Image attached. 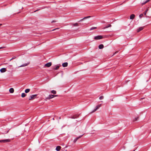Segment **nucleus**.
<instances>
[{
	"instance_id": "nucleus-17",
	"label": "nucleus",
	"mask_w": 151,
	"mask_h": 151,
	"mask_svg": "<svg viewBox=\"0 0 151 151\" xmlns=\"http://www.w3.org/2000/svg\"><path fill=\"white\" fill-rule=\"evenodd\" d=\"M104 47V45L103 44H101L99 46V49H101L103 48Z\"/></svg>"
},
{
	"instance_id": "nucleus-5",
	"label": "nucleus",
	"mask_w": 151,
	"mask_h": 151,
	"mask_svg": "<svg viewBox=\"0 0 151 151\" xmlns=\"http://www.w3.org/2000/svg\"><path fill=\"white\" fill-rule=\"evenodd\" d=\"M52 65V63L51 62H49L45 64L44 66L45 67H49L50 66Z\"/></svg>"
},
{
	"instance_id": "nucleus-39",
	"label": "nucleus",
	"mask_w": 151,
	"mask_h": 151,
	"mask_svg": "<svg viewBox=\"0 0 151 151\" xmlns=\"http://www.w3.org/2000/svg\"><path fill=\"white\" fill-rule=\"evenodd\" d=\"M135 150H134L133 151H134Z\"/></svg>"
},
{
	"instance_id": "nucleus-22",
	"label": "nucleus",
	"mask_w": 151,
	"mask_h": 151,
	"mask_svg": "<svg viewBox=\"0 0 151 151\" xmlns=\"http://www.w3.org/2000/svg\"><path fill=\"white\" fill-rule=\"evenodd\" d=\"M51 92L53 93V94H55L56 93V91L55 90H52L51 91Z\"/></svg>"
},
{
	"instance_id": "nucleus-35",
	"label": "nucleus",
	"mask_w": 151,
	"mask_h": 151,
	"mask_svg": "<svg viewBox=\"0 0 151 151\" xmlns=\"http://www.w3.org/2000/svg\"><path fill=\"white\" fill-rule=\"evenodd\" d=\"M40 10V9H37V10H35V11H34V12H37V11H38V10Z\"/></svg>"
},
{
	"instance_id": "nucleus-6",
	"label": "nucleus",
	"mask_w": 151,
	"mask_h": 151,
	"mask_svg": "<svg viewBox=\"0 0 151 151\" xmlns=\"http://www.w3.org/2000/svg\"><path fill=\"white\" fill-rule=\"evenodd\" d=\"M83 135V134L82 135H80V136H79L78 137H76V138L73 141V142L74 143H75L76 141H77Z\"/></svg>"
},
{
	"instance_id": "nucleus-28",
	"label": "nucleus",
	"mask_w": 151,
	"mask_h": 151,
	"mask_svg": "<svg viewBox=\"0 0 151 151\" xmlns=\"http://www.w3.org/2000/svg\"><path fill=\"white\" fill-rule=\"evenodd\" d=\"M148 10L147 9L144 12V14L145 15H146V13H147V11Z\"/></svg>"
},
{
	"instance_id": "nucleus-3",
	"label": "nucleus",
	"mask_w": 151,
	"mask_h": 151,
	"mask_svg": "<svg viewBox=\"0 0 151 151\" xmlns=\"http://www.w3.org/2000/svg\"><path fill=\"white\" fill-rule=\"evenodd\" d=\"M37 95H32L31 96H30L29 98V100H30L32 99H33L36 97Z\"/></svg>"
},
{
	"instance_id": "nucleus-8",
	"label": "nucleus",
	"mask_w": 151,
	"mask_h": 151,
	"mask_svg": "<svg viewBox=\"0 0 151 151\" xmlns=\"http://www.w3.org/2000/svg\"><path fill=\"white\" fill-rule=\"evenodd\" d=\"M0 71L1 73H4L6 71V69L5 68H3L0 69Z\"/></svg>"
},
{
	"instance_id": "nucleus-32",
	"label": "nucleus",
	"mask_w": 151,
	"mask_h": 151,
	"mask_svg": "<svg viewBox=\"0 0 151 151\" xmlns=\"http://www.w3.org/2000/svg\"><path fill=\"white\" fill-rule=\"evenodd\" d=\"M5 47H0V49L4 48H5Z\"/></svg>"
},
{
	"instance_id": "nucleus-38",
	"label": "nucleus",
	"mask_w": 151,
	"mask_h": 151,
	"mask_svg": "<svg viewBox=\"0 0 151 151\" xmlns=\"http://www.w3.org/2000/svg\"><path fill=\"white\" fill-rule=\"evenodd\" d=\"M1 25H2V24H0V26H1Z\"/></svg>"
},
{
	"instance_id": "nucleus-21",
	"label": "nucleus",
	"mask_w": 151,
	"mask_h": 151,
	"mask_svg": "<svg viewBox=\"0 0 151 151\" xmlns=\"http://www.w3.org/2000/svg\"><path fill=\"white\" fill-rule=\"evenodd\" d=\"M59 68V66L57 65V66L55 68H53V69L55 70H57Z\"/></svg>"
},
{
	"instance_id": "nucleus-30",
	"label": "nucleus",
	"mask_w": 151,
	"mask_h": 151,
	"mask_svg": "<svg viewBox=\"0 0 151 151\" xmlns=\"http://www.w3.org/2000/svg\"><path fill=\"white\" fill-rule=\"evenodd\" d=\"M88 24V23H85L84 24H82L81 23H80V25H84V24Z\"/></svg>"
},
{
	"instance_id": "nucleus-29",
	"label": "nucleus",
	"mask_w": 151,
	"mask_h": 151,
	"mask_svg": "<svg viewBox=\"0 0 151 151\" xmlns=\"http://www.w3.org/2000/svg\"><path fill=\"white\" fill-rule=\"evenodd\" d=\"M16 58V57L15 56H13L12 58L10 60V61H11L12 60Z\"/></svg>"
},
{
	"instance_id": "nucleus-14",
	"label": "nucleus",
	"mask_w": 151,
	"mask_h": 151,
	"mask_svg": "<svg viewBox=\"0 0 151 151\" xmlns=\"http://www.w3.org/2000/svg\"><path fill=\"white\" fill-rule=\"evenodd\" d=\"M61 147L60 146H57L56 147V150L57 151H59L61 149Z\"/></svg>"
},
{
	"instance_id": "nucleus-7",
	"label": "nucleus",
	"mask_w": 151,
	"mask_h": 151,
	"mask_svg": "<svg viewBox=\"0 0 151 151\" xmlns=\"http://www.w3.org/2000/svg\"><path fill=\"white\" fill-rule=\"evenodd\" d=\"M144 28V27H140L137 29V32H139L141 31Z\"/></svg>"
},
{
	"instance_id": "nucleus-1",
	"label": "nucleus",
	"mask_w": 151,
	"mask_h": 151,
	"mask_svg": "<svg viewBox=\"0 0 151 151\" xmlns=\"http://www.w3.org/2000/svg\"><path fill=\"white\" fill-rule=\"evenodd\" d=\"M11 141L10 139H4L0 140V142L1 143H6L9 142Z\"/></svg>"
},
{
	"instance_id": "nucleus-10",
	"label": "nucleus",
	"mask_w": 151,
	"mask_h": 151,
	"mask_svg": "<svg viewBox=\"0 0 151 151\" xmlns=\"http://www.w3.org/2000/svg\"><path fill=\"white\" fill-rule=\"evenodd\" d=\"M68 65V63L67 62L63 63L62 64V66L64 67H66Z\"/></svg>"
},
{
	"instance_id": "nucleus-4",
	"label": "nucleus",
	"mask_w": 151,
	"mask_h": 151,
	"mask_svg": "<svg viewBox=\"0 0 151 151\" xmlns=\"http://www.w3.org/2000/svg\"><path fill=\"white\" fill-rule=\"evenodd\" d=\"M101 104H100L96 106V108L94 109L91 112L93 113L96 111L101 106Z\"/></svg>"
},
{
	"instance_id": "nucleus-36",
	"label": "nucleus",
	"mask_w": 151,
	"mask_h": 151,
	"mask_svg": "<svg viewBox=\"0 0 151 151\" xmlns=\"http://www.w3.org/2000/svg\"><path fill=\"white\" fill-rule=\"evenodd\" d=\"M59 29V28H56V29H53V30H52V31H53V30H55V29Z\"/></svg>"
},
{
	"instance_id": "nucleus-26",
	"label": "nucleus",
	"mask_w": 151,
	"mask_h": 151,
	"mask_svg": "<svg viewBox=\"0 0 151 151\" xmlns=\"http://www.w3.org/2000/svg\"><path fill=\"white\" fill-rule=\"evenodd\" d=\"M78 24L77 23H75L73 24L74 26H78Z\"/></svg>"
},
{
	"instance_id": "nucleus-33",
	"label": "nucleus",
	"mask_w": 151,
	"mask_h": 151,
	"mask_svg": "<svg viewBox=\"0 0 151 151\" xmlns=\"http://www.w3.org/2000/svg\"><path fill=\"white\" fill-rule=\"evenodd\" d=\"M56 21L55 20H53L52 21V23H53V22H56Z\"/></svg>"
},
{
	"instance_id": "nucleus-25",
	"label": "nucleus",
	"mask_w": 151,
	"mask_h": 151,
	"mask_svg": "<svg viewBox=\"0 0 151 151\" xmlns=\"http://www.w3.org/2000/svg\"><path fill=\"white\" fill-rule=\"evenodd\" d=\"M139 118V117H137L136 118H135L133 120V122H135V121H137L138 119Z\"/></svg>"
},
{
	"instance_id": "nucleus-19",
	"label": "nucleus",
	"mask_w": 151,
	"mask_h": 151,
	"mask_svg": "<svg viewBox=\"0 0 151 151\" xmlns=\"http://www.w3.org/2000/svg\"><path fill=\"white\" fill-rule=\"evenodd\" d=\"M30 91V89L29 88H27L26 89L25 91V92L26 93H28Z\"/></svg>"
},
{
	"instance_id": "nucleus-20",
	"label": "nucleus",
	"mask_w": 151,
	"mask_h": 151,
	"mask_svg": "<svg viewBox=\"0 0 151 151\" xmlns=\"http://www.w3.org/2000/svg\"><path fill=\"white\" fill-rule=\"evenodd\" d=\"M26 94L24 93H22L21 96L22 97H24L26 96Z\"/></svg>"
},
{
	"instance_id": "nucleus-34",
	"label": "nucleus",
	"mask_w": 151,
	"mask_h": 151,
	"mask_svg": "<svg viewBox=\"0 0 151 151\" xmlns=\"http://www.w3.org/2000/svg\"><path fill=\"white\" fill-rule=\"evenodd\" d=\"M53 96H54V97H55V96H57V95H53Z\"/></svg>"
},
{
	"instance_id": "nucleus-11",
	"label": "nucleus",
	"mask_w": 151,
	"mask_h": 151,
	"mask_svg": "<svg viewBox=\"0 0 151 151\" xmlns=\"http://www.w3.org/2000/svg\"><path fill=\"white\" fill-rule=\"evenodd\" d=\"M53 95H49L48 97L46 98L47 99H50L54 97Z\"/></svg>"
},
{
	"instance_id": "nucleus-18",
	"label": "nucleus",
	"mask_w": 151,
	"mask_h": 151,
	"mask_svg": "<svg viewBox=\"0 0 151 151\" xmlns=\"http://www.w3.org/2000/svg\"><path fill=\"white\" fill-rule=\"evenodd\" d=\"M150 0H147L146 1L142 2V5H144L145 4L147 3Z\"/></svg>"
},
{
	"instance_id": "nucleus-27",
	"label": "nucleus",
	"mask_w": 151,
	"mask_h": 151,
	"mask_svg": "<svg viewBox=\"0 0 151 151\" xmlns=\"http://www.w3.org/2000/svg\"><path fill=\"white\" fill-rule=\"evenodd\" d=\"M104 98V96H100L99 98V99L100 100H101L103 99Z\"/></svg>"
},
{
	"instance_id": "nucleus-9",
	"label": "nucleus",
	"mask_w": 151,
	"mask_h": 151,
	"mask_svg": "<svg viewBox=\"0 0 151 151\" xmlns=\"http://www.w3.org/2000/svg\"><path fill=\"white\" fill-rule=\"evenodd\" d=\"M79 116V115L76 114L75 115L72 116L70 118L72 119H75L78 118Z\"/></svg>"
},
{
	"instance_id": "nucleus-23",
	"label": "nucleus",
	"mask_w": 151,
	"mask_h": 151,
	"mask_svg": "<svg viewBox=\"0 0 151 151\" xmlns=\"http://www.w3.org/2000/svg\"><path fill=\"white\" fill-rule=\"evenodd\" d=\"M111 26V24H108L107 26L106 27H105L104 28V29H106V28H108L109 27H110Z\"/></svg>"
},
{
	"instance_id": "nucleus-16",
	"label": "nucleus",
	"mask_w": 151,
	"mask_h": 151,
	"mask_svg": "<svg viewBox=\"0 0 151 151\" xmlns=\"http://www.w3.org/2000/svg\"><path fill=\"white\" fill-rule=\"evenodd\" d=\"M91 17V16H87V17H85L83 19L80 20L79 21V22H81L83 20H84V19H87L88 18H89V17Z\"/></svg>"
},
{
	"instance_id": "nucleus-13",
	"label": "nucleus",
	"mask_w": 151,
	"mask_h": 151,
	"mask_svg": "<svg viewBox=\"0 0 151 151\" xmlns=\"http://www.w3.org/2000/svg\"><path fill=\"white\" fill-rule=\"evenodd\" d=\"M135 17V15L134 14H131L130 17V19H134Z\"/></svg>"
},
{
	"instance_id": "nucleus-37",
	"label": "nucleus",
	"mask_w": 151,
	"mask_h": 151,
	"mask_svg": "<svg viewBox=\"0 0 151 151\" xmlns=\"http://www.w3.org/2000/svg\"><path fill=\"white\" fill-rule=\"evenodd\" d=\"M8 131H8L7 132H6V133H8Z\"/></svg>"
},
{
	"instance_id": "nucleus-15",
	"label": "nucleus",
	"mask_w": 151,
	"mask_h": 151,
	"mask_svg": "<svg viewBox=\"0 0 151 151\" xmlns=\"http://www.w3.org/2000/svg\"><path fill=\"white\" fill-rule=\"evenodd\" d=\"M14 89L13 88H11L9 89V91L11 93H13L14 92Z\"/></svg>"
},
{
	"instance_id": "nucleus-2",
	"label": "nucleus",
	"mask_w": 151,
	"mask_h": 151,
	"mask_svg": "<svg viewBox=\"0 0 151 151\" xmlns=\"http://www.w3.org/2000/svg\"><path fill=\"white\" fill-rule=\"evenodd\" d=\"M103 37L101 35H98L94 37V39L95 40H100L102 39Z\"/></svg>"
},
{
	"instance_id": "nucleus-24",
	"label": "nucleus",
	"mask_w": 151,
	"mask_h": 151,
	"mask_svg": "<svg viewBox=\"0 0 151 151\" xmlns=\"http://www.w3.org/2000/svg\"><path fill=\"white\" fill-rule=\"evenodd\" d=\"M96 28H97L96 27H91L90 29V30H92L96 29Z\"/></svg>"
},
{
	"instance_id": "nucleus-12",
	"label": "nucleus",
	"mask_w": 151,
	"mask_h": 151,
	"mask_svg": "<svg viewBox=\"0 0 151 151\" xmlns=\"http://www.w3.org/2000/svg\"><path fill=\"white\" fill-rule=\"evenodd\" d=\"M29 63H27L24 64L23 65L19 66V67H24V66H26L27 65H29Z\"/></svg>"
},
{
	"instance_id": "nucleus-31",
	"label": "nucleus",
	"mask_w": 151,
	"mask_h": 151,
	"mask_svg": "<svg viewBox=\"0 0 151 151\" xmlns=\"http://www.w3.org/2000/svg\"><path fill=\"white\" fill-rule=\"evenodd\" d=\"M143 15V14H140L139 15V17L140 18L142 17Z\"/></svg>"
}]
</instances>
